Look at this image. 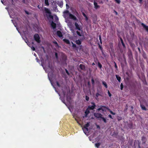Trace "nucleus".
Here are the masks:
<instances>
[{
	"instance_id": "nucleus-26",
	"label": "nucleus",
	"mask_w": 148,
	"mask_h": 148,
	"mask_svg": "<svg viewBox=\"0 0 148 148\" xmlns=\"http://www.w3.org/2000/svg\"><path fill=\"white\" fill-rule=\"evenodd\" d=\"M25 42L27 43V45L29 47H30V45L29 43V42H28V41L27 40H26L25 39H24Z\"/></svg>"
},
{
	"instance_id": "nucleus-21",
	"label": "nucleus",
	"mask_w": 148,
	"mask_h": 148,
	"mask_svg": "<svg viewBox=\"0 0 148 148\" xmlns=\"http://www.w3.org/2000/svg\"><path fill=\"white\" fill-rule=\"evenodd\" d=\"M104 108V107L103 106H101L99 108H98L97 109V110L98 111H100L101 110H103V108Z\"/></svg>"
},
{
	"instance_id": "nucleus-13",
	"label": "nucleus",
	"mask_w": 148,
	"mask_h": 148,
	"mask_svg": "<svg viewBox=\"0 0 148 148\" xmlns=\"http://www.w3.org/2000/svg\"><path fill=\"white\" fill-rule=\"evenodd\" d=\"M92 106L88 107V108H89V110H92L95 108V105L94 103H92Z\"/></svg>"
},
{
	"instance_id": "nucleus-50",
	"label": "nucleus",
	"mask_w": 148,
	"mask_h": 148,
	"mask_svg": "<svg viewBox=\"0 0 148 148\" xmlns=\"http://www.w3.org/2000/svg\"><path fill=\"white\" fill-rule=\"evenodd\" d=\"M63 95L64 96L65 95V92H63Z\"/></svg>"
},
{
	"instance_id": "nucleus-39",
	"label": "nucleus",
	"mask_w": 148,
	"mask_h": 148,
	"mask_svg": "<svg viewBox=\"0 0 148 148\" xmlns=\"http://www.w3.org/2000/svg\"><path fill=\"white\" fill-rule=\"evenodd\" d=\"M55 56H56V58L57 59H58V57L57 53H55Z\"/></svg>"
},
{
	"instance_id": "nucleus-22",
	"label": "nucleus",
	"mask_w": 148,
	"mask_h": 148,
	"mask_svg": "<svg viewBox=\"0 0 148 148\" xmlns=\"http://www.w3.org/2000/svg\"><path fill=\"white\" fill-rule=\"evenodd\" d=\"M76 42L77 44L78 45H80L81 44V41L79 40H76Z\"/></svg>"
},
{
	"instance_id": "nucleus-51",
	"label": "nucleus",
	"mask_w": 148,
	"mask_h": 148,
	"mask_svg": "<svg viewBox=\"0 0 148 148\" xmlns=\"http://www.w3.org/2000/svg\"><path fill=\"white\" fill-rule=\"evenodd\" d=\"M122 45H123L124 47V46H125V45H124V44L123 42H122Z\"/></svg>"
},
{
	"instance_id": "nucleus-12",
	"label": "nucleus",
	"mask_w": 148,
	"mask_h": 148,
	"mask_svg": "<svg viewBox=\"0 0 148 148\" xmlns=\"http://www.w3.org/2000/svg\"><path fill=\"white\" fill-rule=\"evenodd\" d=\"M57 4L58 6H59L61 8H62L63 6V3L62 1H58L57 3Z\"/></svg>"
},
{
	"instance_id": "nucleus-35",
	"label": "nucleus",
	"mask_w": 148,
	"mask_h": 148,
	"mask_svg": "<svg viewBox=\"0 0 148 148\" xmlns=\"http://www.w3.org/2000/svg\"><path fill=\"white\" fill-rule=\"evenodd\" d=\"M123 87L122 83H121V90H123Z\"/></svg>"
},
{
	"instance_id": "nucleus-5",
	"label": "nucleus",
	"mask_w": 148,
	"mask_h": 148,
	"mask_svg": "<svg viewBox=\"0 0 148 148\" xmlns=\"http://www.w3.org/2000/svg\"><path fill=\"white\" fill-rule=\"evenodd\" d=\"M42 67H43L44 69H45V70L46 71V72L48 73V77L49 79V75H50L49 72L51 71H52V70H53L52 67H50L49 65L48 67V69H47L48 70H47V69H46L45 67L44 66V65L43 64H42Z\"/></svg>"
},
{
	"instance_id": "nucleus-18",
	"label": "nucleus",
	"mask_w": 148,
	"mask_h": 148,
	"mask_svg": "<svg viewBox=\"0 0 148 148\" xmlns=\"http://www.w3.org/2000/svg\"><path fill=\"white\" fill-rule=\"evenodd\" d=\"M102 83L104 85V86L107 88V86L106 83L103 81H102Z\"/></svg>"
},
{
	"instance_id": "nucleus-44",
	"label": "nucleus",
	"mask_w": 148,
	"mask_h": 148,
	"mask_svg": "<svg viewBox=\"0 0 148 148\" xmlns=\"http://www.w3.org/2000/svg\"><path fill=\"white\" fill-rule=\"evenodd\" d=\"M72 43L73 44V47H76V45L75 44H74L72 42Z\"/></svg>"
},
{
	"instance_id": "nucleus-4",
	"label": "nucleus",
	"mask_w": 148,
	"mask_h": 148,
	"mask_svg": "<svg viewBox=\"0 0 148 148\" xmlns=\"http://www.w3.org/2000/svg\"><path fill=\"white\" fill-rule=\"evenodd\" d=\"M77 22L75 23L74 24L75 27V28L79 31L81 30L82 29V26L80 25L79 21H78V20L75 21Z\"/></svg>"
},
{
	"instance_id": "nucleus-32",
	"label": "nucleus",
	"mask_w": 148,
	"mask_h": 148,
	"mask_svg": "<svg viewBox=\"0 0 148 148\" xmlns=\"http://www.w3.org/2000/svg\"><path fill=\"white\" fill-rule=\"evenodd\" d=\"M73 14L76 16H77L78 15V13L76 11H75V12L73 13Z\"/></svg>"
},
{
	"instance_id": "nucleus-45",
	"label": "nucleus",
	"mask_w": 148,
	"mask_h": 148,
	"mask_svg": "<svg viewBox=\"0 0 148 148\" xmlns=\"http://www.w3.org/2000/svg\"><path fill=\"white\" fill-rule=\"evenodd\" d=\"M91 137H92V136H90L89 137V139L90 140H91Z\"/></svg>"
},
{
	"instance_id": "nucleus-38",
	"label": "nucleus",
	"mask_w": 148,
	"mask_h": 148,
	"mask_svg": "<svg viewBox=\"0 0 148 148\" xmlns=\"http://www.w3.org/2000/svg\"><path fill=\"white\" fill-rule=\"evenodd\" d=\"M50 82H51V83L52 85L53 86V87L54 88V89L56 88L54 86V85L53 84L54 83H52V82L51 81H50Z\"/></svg>"
},
{
	"instance_id": "nucleus-17",
	"label": "nucleus",
	"mask_w": 148,
	"mask_h": 148,
	"mask_svg": "<svg viewBox=\"0 0 148 148\" xmlns=\"http://www.w3.org/2000/svg\"><path fill=\"white\" fill-rule=\"evenodd\" d=\"M116 78L117 80L119 82H120L121 81V78L120 77H119L118 75H116Z\"/></svg>"
},
{
	"instance_id": "nucleus-29",
	"label": "nucleus",
	"mask_w": 148,
	"mask_h": 148,
	"mask_svg": "<svg viewBox=\"0 0 148 148\" xmlns=\"http://www.w3.org/2000/svg\"><path fill=\"white\" fill-rule=\"evenodd\" d=\"M116 2L118 3H120V0H114Z\"/></svg>"
},
{
	"instance_id": "nucleus-59",
	"label": "nucleus",
	"mask_w": 148,
	"mask_h": 148,
	"mask_svg": "<svg viewBox=\"0 0 148 148\" xmlns=\"http://www.w3.org/2000/svg\"><path fill=\"white\" fill-rule=\"evenodd\" d=\"M34 56H36V54H35V53H34Z\"/></svg>"
},
{
	"instance_id": "nucleus-43",
	"label": "nucleus",
	"mask_w": 148,
	"mask_h": 148,
	"mask_svg": "<svg viewBox=\"0 0 148 148\" xmlns=\"http://www.w3.org/2000/svg\"><path fill=\"white\" fill-rule=\"evenodd\" d=\"M85 19L86 21H88V18L87 16L85 17Z\"/></svg>"
},
{
	"instance_id": "nucleus-58",
	"label": "nucleus",
	"mask_w": 148,
	"mask_h": 148,
	"mask_svg": "<svg viewBox=\"0 0 148 148\" xmlns=\"http://www.w3.org/2000/svg\"><path fill=\"white\" fill-rule=\"evenodd\" d=\"M55 89V91L57 92V93H58V91L56 90V88Z\"/></svg>"
},
{
	"instance_id": "nucleus-27",
	"label": "nucleus",
	"mask_w": 148,
	"mask_h": 148,
	"mask_svg": "<svg viewBox=\"0 0 148 148\" xmlns=\"http://www.w3.org/2000/svg\"><path fill=\"white\" fill-rule=\"evenodd\" d=\"M45 3L46 5H48L49 3H48V0H45Z\"/></svg>"
},
{
	"instance_id": "nucleus-36",
	"label": "nucleus",
	"mask_w": 148,
	"mask_h": 148,
	"mask_svg": "<svg viewBox=\"0 0 148 148\" xmlns=\"http://www.w3.org/2000/svg\"><path fill=\"white\" fill-rule=\"evenodd\" d=\"M101 95L99 94V93H97L96 94V96L97 97H98L99 96H101Z\"/></svg>"
},
{
	"instance_id": "nucleus-61",
	"label": "nucleus",
	"mask_w": 148,
	"mask_h": 148,
	"mask_svg": "<svg viewBox=\"0 0 148 148\" xmlns=\"http://www.w3.org/2000/svg\"><path fill=\"white\" fill-rule=\"evenodd\" d=\"M36 59V60H37V61L38 62V59L37 58Z\"/></svg>"
},
{
	"instance_id": "nucleus-56",
	"label": "nucleus",
	"mask_w": 148,
	"mask_h": 148,
	"mask_svg": "<svg viewBox=\"0 0 148 148\" xmlns=\"http://www.w3.org/2000/svg\"><path fill=\"white\" fill-rule=\"evenodd\" d=\"M99 39L101 41V36H99Z\"/></svg>"
},
{
	"instance_id": "nucleus-28",
	"label": "nucleus",
	"mask_w": 148,
	"mask_h": 148,
	"mask_svg": "<svg viewBox=\"0 0 148 148\" xmlns=\"http://www.w3.org/2000/svg\"><path fill=\"white\" fill-rule=\"evenodd\" d=\"M101 118L104 121V122L105 123H106V119L105 118H104V117H101Z\"/></svg>"
},
{
	"instance_id": "nucleus-19",
	"label": "nucleus",
	"mask_w": 148,
	"mask_h": 148,
	"mask_svg": "<svg viewBox=\"0 0 148 148\" xmlns=\"http://www.w3.org/2000/svg\"><path fill=\"white\" fill-rule=\"evenodd\" d=\"M80 68L82 70H84L85 69L84 66L82 64H80Z\"/></svg>"
},
{
	"instance_id": "nucleus-6",
	"label": "nucleus",
	"mask_w": 148,
	"mask_h": 148,
	"mask_svg": "<svg viewBox=\"0 0 148 148\" xmlns=\"http://www.w3.org/2000/svg\"><path fill=\"white\" fill-rule=\"evenodd\" d=\"M34 38L36 41L38 43H40V38L38 35V34H35L34 35Z\"/></svg>"
},
{
	"instance_id": "nucleus-49",
	"label": "nucleus",
	"mask_w": 148,
	"mask_h": 148,
	"mask_svg": "<svg viewBox=\"0 0 148 148\" xmlns=\"http://www.w3.org/2000/svg\"><path fill=\"white\" fill-rule=\"evenodd\" d=\"M83 16L85 17V16H86V15L84 13H83Z\"/></svg>"
},
{
	"instance_id": "nucleus-16",
	"label": "nucleus",
	"mask_w": 148,
	"mask_h": 148,
	"mask_svg": "<svg viewBox=\"0 0 148 148\" xmlns=\"http://www.w3.org/2000/svg\"><path fill=\"white\" fill-rule=\"evenodd\" d=\"M63 41L67 44H70V42L68 40L66 39H64Z\"/></svg>"
},
{
	"instance_id": "nucleus-41",
	"label": "nucleus",
	"mask_w": 148,
	"mask_h": 148,
	"mask_svg": "<svg viewBox=\"0 0 148 148\" xmlns=\"http://www.w3.org/2000/svg\"><path fill=\"white\" fill-rule=\"evenodd\" d=\"M66 9H68L69 8V5L67 4H66Z\"/></svg>"
},
{
	"instance_id": "nucleus-14",
	"label": "nucleus",
	"mask_w": 148,
	"mask_h": 148,
	"mask_svg": "<svg viewBox=\"0 0 148 148\" xmlns=\"http://www.w3.org/2000/svg\"><path fill=\"white\" fill-rule=\"evenodd\" d=\"M142 25L145 29L148 32V26H146L143 23L142 24Z\"/></svg>"
},
{
	"instance_id": "nucleus-23",
	"label": "nucleus",
	"mask_w": 148,
	"mask_h": 148,
	"mask_svg": "<svg viewBox=\"0 0 148 148\" xmlns=\"http://www.w3.org/2000/svg\"><path fill=\"white\" fill-rule=\"evenodd\" d=\"M140 106H141L142 109L143 110H146V108L143 105H141Z\"/></svg>"
},
{
	"instance_id": "nucleus-20",
	"label": "nucleus",
	"mask_w": 148,
	"mask_h": 148,
	"mask_svg": "<svg viewBox=\"0 0 148 148\" xmlns=\"http://www.w3.org/2000/svg\"><path fill=\"white\" fill-rule=\"evenodd\" d=\"M53 42L54 44L55 45V46L56 47H58V44L57 43V42H56L54 41H53Z\"/></svg>"
},
{
	"instance_id": "nucleus-57",
	"label": "nucleus",
	"mask_w": 148,
	"mask_h": 148,
	"mask_svg": "<svg viewBox=\"0 0 148 148\" xmlns=\"http://www.w3.org/2000/svg\"><path fill=\"white\" fill-rule=\"evenodd\" d=\"M140 3H141L142 1V0H139Z\"/></svg>"
},
{
	"instance_id": "nucleus-64",
	"label": "nucleus",
	"mask_w": 148,
	"mask_h": 148,
	"mask_svg": "<svg viewBox=\"0 0 148 148\" xmlns=\"http://www.w3.org/2000/svg\"><path fill=\"white\" fill-rule=\"evenodd\" d=\"M94 64H95L94 63H93V64H92V65H93Z\"/></svg>"
},
{
	"instance_id": "nucleus-54",
	"label": "nucleus",
	"mask_w": 148,
	"mask_h": 148,
	"mask_svg": "<svg viewBox=\"0 0 148 148\" xmlns=\"http://www.w3.org/2000/svg\"><path fill=\"white\" fill-rule=\"evenodd\" d=\"M121 43L122 42H123V40L121 38Z\"/></svg>"
},
{
	"instance_id": "nucleus-7",
	"label": "nucleus",
	"mask_w": 148,
	"mask_h": 148,
	"mask_svg": "<svg viewBox=\"0 0 148 148\" xmlns=\"http://www.w3.org/2000/svg\"><path fill=\"white\" fill-rule=\"evenodd\" d=\"M68 25L69 26L70 30H71L72 33L74 34L75 32V29L74 27L72 25L69 24H68Z\"/></svg>"
},
{
	"instance_id": "nucleus-2",
	"label": "nucleus",
	"mask_w": 148,
	"mask_h": 148,
	"mask_svg": "<svg viewBox=\"0 0 148 148\" xmlns=\"http://www.w3.org/2000/svg\"><path fill=\"white\" fill-rule=\"evenodd\" d=\"M63 16L65 19L66 22V23L68 22V21L67 19L69 17L70 18L74 21L77 20V18L73 14H71L67 10H65L63 12Z\"/></svg>"
},
{
	"instance_id": "nucleus-42",
	"label": "nucleus",
	"mask_w": 148,
	"mask_h": 148,
	"mask_svg": "<svg viewBox=\"0 0 148 148\" xmlns=\"http://www.w3.org/2000/svg\"><path fill=\"white\" fill-rule=\"evenodd\" d=\"M56 84L57 86H58V87H59L60 86L59 83H58V82H56Z\"/></svg>"
},
{
	"instance_id": "nucleus-25",
	"label": "nucleus",
	"mask_w": 148,
	"mask_h": 148,
	"mask_svg": "<svg viewBox=\"0 0 148 148\" xmlns=\"http://www.w3.org/2000/svg\"><path fill=\"white\" fill-rule=\"evenodd\" d=\"M2 3L5 5H6L7 4V3L6 1L1 0Z\"/></svg>"
},
{
	"instance_id": "nucleus-48",
	"label": "nucleus",
	"mask_w": 148,
	"mask_h": 148,
	"mask_svg": "<svg viewBox=\"0 0 148 148\" xmlns=\"http://www.w3.org/2000/svg\"><path fill=\"white\" fill-rule=\"evenodd\" d=\"M109 116L110 118H111V119H112V116L111 115H109Z\"/></svg>"
},
{
	"instance_id": "nucleus-33",
	"label": "nucleus",
	"mask_w": 148,
	"mask_h": 148,
	"mask_svg": "<svg viewBox=\"0 0 148 148\" xmlns=\"http://www.w3.org/2000/svg\"><path fill=\"white\" fill-rule=\"evenodd\" d=\"M77 34L79 36H81V34H80V32H79L78 31H77L76 32Z\"/></svg>"
},
{
	"instance_id": "nucleus-46",
	"label": "nucleus",
	"mask_w": 148,
	"mask_h": 148,
	"mask_svg": "<svg viewBox=\"0 0 148 148\" xmlns=\"http://www.w3.org/2000/svg\"><path fill=\"white\" fill-rule=\"evenodd\" d=\"M65 70H66V73L68 75H69V73L68 72V71H67V70H66V69H65Z\"/></svg>"
},
{
	"instance_id": "nucleus-24",
	"label": "nucleus",
	"mask_w": 148,
	"mask_h": 148,
	"mask_svg": "<svg viewBox=\"0 0 148 148\" xmlns=\"http://www.w3.org/2000/svg\"><path fill=\"white\" fill-rule=\"evenodd\" d=\"M100 145V144L99 143H98L95 144V146L96 147L98 148Z\"/></svg>"
},
{
	"instance_id": "nucleus-9",
	"label": "nucleus",
	"mask_w": 148,
	"mask_h": 148,
	"mask_svg": "<svg viewBox=\"0 0 148 148\" xmlns=\"http://www.w3.org/2000/svg\"><path fill=\"white\" fill-rule=\"evenodd\" d=\"M94 8L95 9H97L100 8V6L98 5L97 3L95 1L94 2Z\"/></svg>"
},
{
	"instance_id": "nucleus-10",
	"label": "nucleus",
	"mask_w": 148,
	"mask_h": 148,
	"mask_svg": "<svg viewBox=\"0 0 148 148\" xmlns=\"http://www.w3.org/2000/svg\"><path fill=\"white\" fill-rule=\"evenodd\" d=\"M57 35L60 38H62L63 36L61 32L58 31L57 32Z\"/></svg>"
},
{
	"instance_id": "nucleus-15",
	"label": "nucleus",
	"mask_w": 148,
	"mask_h": 148,
	"mask_svg": "<svg viewBox=\"0 0 148 148\" xmlns=\"http://www.w3.org/2000/svg\"><path fill=\"white\" fill-rule=\"evenodd\" d=\"M89 110H90L88 108L86 109V111L85 112V117H86L87 116V115L89 113V112H90Z\"/></svg>"
},
{
	"instance_id": "nucleus-47",
	"label": "nucleus",
	"mask_w": 148,
	"mask_h": 148,
	"mask_svg": "<svg viewBox=\"0 0 148 148\" xmlns=\"http://www.w3.org/2000/svg\"><path fill=\"white\" fill-rule=\"evenodd\" d=\"M92 84H94V80L93 79H92Z\"/></svg>"
},
{
	"instance_id": "nucleus-1",
	"label": "nucleus",
	"mask_w": 148,
	"mask_h": 148,
	"mask_svg": "<svg viewBox=\"0 0 148 148\" xmlns=\"http://www.w3.org/2000/svg\"><path fill=\"white\" fill-rule=\"evenodd\" d=\"M44 12L46 14L45 16L47 17V18L50 20L51 19V25L53 29H54L56 27V24L54 23L53 21L55 22H57L58 21V17L55 15L52 16L51 15V12L50 10L46 8H44Z\"/></svg>"
},
{
	"instance_id": "nucleus-63",
	"label": "nucleus",
	"mask_w": 148,
	"mask_h": 148,
	"mask_svg": "<svg viewBox=\"0 0 148 148\" xmlns=\"http://www.w3.org/2000/svg\"><path fill=\"white\" fill-rule=\"evenodd\" d=\"M100 3H102V1H101V2H100Z\"/></svg>"
},
{
	"instance_id": "nucleus-30",
	"label": "nucleus",
	"mask_w": 148,
	"mask_h": 148,
	"mask_svg": "<svg viewBox=\"0 0 148 148\" xmlns=\"http://www.w3.org/2000/svg\"><path fill=\"white\" fill-rule=\"evenodd\" d=\"M108 95L110 97H111L112 95H111V94L110 93V92L109 90H108Z\"/></svg>"
},
{
	"instance_id": "nucleus-37",
	"label": "nucleus",
	"mask_w": 148,
	"mask_h": 148,
	"mask_svg": "<svg viewBox=\"0 0 148 148\" xmlns=\"http://www.w3.org/2000/svg\"><path fill=\"white\" fill-rule=\"evenodd\" d=\"M86 99L87 101H88L89 99V97L87 96H86Z\"/></svg>"
},
{
	"instance_id": "nucleus-31",
	"label": "nucleus",
	"mask_w": 148,
	"mask_h": 148,
	"mask_svg": "<svg viewBox=\"0 0 148 148\" xmlns=\"http://www.w3.org/2000/svg\"><path fill=\"white\" fill-rule=\"evenodd\" d=\"M109 110L110 112V113L111 114H113V115H115V114L112 111H111V110Z\"/></svg>"
},
{
	"instance_id": "nucleus-55",
	"label": "nucleus",
	"mask_w": 148,
	"mask_h": 148,
	"mask_svg": "<svg viewBox=\"0 0 148 148\" xmlns=\"http://www.w3.org/2000/svg\"><path fill=\"white\" fill-rule=\"evenodd\" d=\"M61 100H62V101L65 104V103L64 102V100H62V99H61Z\"/></svg>"
},
{
	"instance_id": "nucleus-53",
	"label": "nucleus",
	"mask_w": 148,
	"mask_h": 148,
	"mask_svg": "<svg viewBox=\"0 0 148 148\" xmlns=\"http://www.w3.org/2000/svg\"><path fill=\"white\" fill-rule=\"evenodd\" d=\"M75 120H76V121L77 122V123L79 125H80V124L79 123V122L77 121V120L76 119H75Z\"/></svg>"
},
{
	"instance_id": "nucleus-11",
	"label": "nucleus",
	"mask_w": 148,
	"mask_h": 148,
	"mask_svg": "<svg viewBox=\"0 0 148 148\" xmlns=\"http://www.w3.org/2000/svg\"><path fill=\"white\" fill-rule=\"evenodd\" d=\"M66 60V56L64 54H63L62 55V60L63 62V63H65Z\"/></svg>"
},
{
	"instance_id": "nucleus-40",
	"label": "nucleus",
	"mask_w": 148,
	"mask_h": 148,
	"mask_svg": "<svg viewBox=\"0 0 148 148\" xmlns=\"http://www.w3.org/2000/svg\"><path fill=\"white\" fill-rule=\"evenodd\" d=\"M31 47V49L33 51H35V48L33 47Z\"/></svg>"
},
{
	"instance_id": "nucleus-62",
	"label": "nucleus",
	"mask_w": 148,
	"mask_h": 148,
	"mask_svg": "<svg viewBox=\"0 0 148 148\" xmlns=\"http://www.w3.org/2000/svg\"><path fill=\"white\" fill-rule=\"evenodd\" d=\"M25 12L27 14H28L27 12V11H25Z\"/></svg>"
},
{
	"instance_id": "nucleus-8",
	"label": "nucleus",
	"mask_w": 148,
	"mask_h": 148,
	"mask_svg": "<svg viewBox=\"0 0 148 148\" xmlns=\"http://www.w3.org/2000/svg\"><path fill=\"white\" fill-rule=\"evenodd\" d=\"M94 115L95 117L97 118H101L102 116V115L101 114L98 113H95Z\"/></svg>"
},
{
	"instance_id": "nucleus-52",
	"label": "nucleus",
	"mask_w": 148,
	"mask_h": 148,
	"mask_svg": "<svg viewBox=\"0 0 148 148\" xmlns=\"http://www.w3.org/2000/svg\"><path fill=\"white\" fill-rule=\"evenodd\" d=\"M122 45H123L124 47V46H125V45H124V44L123 42H122Z\"/></svg>"
},
{
	"instance_id": "nucleus-60",
	"label": "nucleus",
	"mask_w": 148,
	"mask_h": 148,
	"mask_svg": "<svg viewBox=\"0 0 148 148\" xmlns=\"http://www.w3.org/2000/svg\"><path fill=\"white\" fill-rule=\"evenodd\" d=\"M115 13H116V14H117V13L116 12V11H115Z\"/></svg>"
},
{
	"instance_id": "nucleus-34",
	"label": "nucleus",
	"mask_w": 148,
	"mask_h": 148,
	"mask_svg": "<svg viewBox=\"0 0 148 148\" xmlns=\"http://www.w3.org/2000/svg\"><path fill=\"white\" fill-rule=\"evenodd\" d=\"M98 66L100 68L102 67V65L99 63H98Z\"/></svg>"
},
{
	"instance_id": "nucleus-3",
	"label": "nucleus",
	"mask_w": 148,
	"mask_h": 148,
	"mask_svg": "<svg viewBox=\"0 0 148 148\" xmlns=\"http://www.w3.org/2000/svg\"><path fill=\"white\" fill-rule=\"evenodd\" d=\"M89 123H87L82 127L84 133L87 136L89 135V130L88 127L90 126Z\"/></svg>"
}]
</instances>
